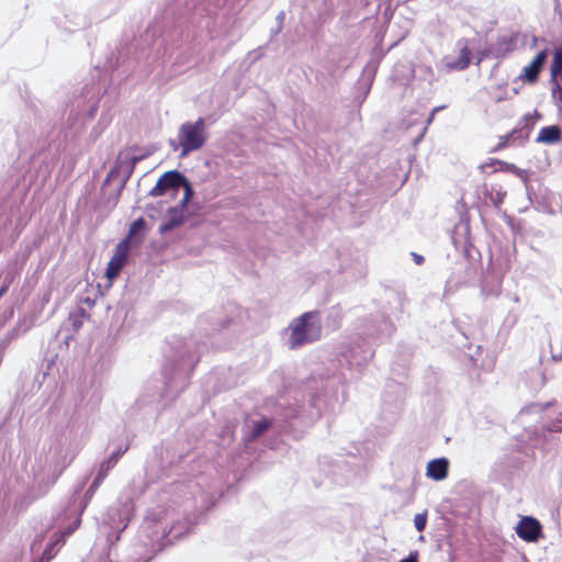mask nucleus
<instances>
[{
  "label": "nucleus",
  "instance_id": "1",
  "mask_svg": "<svg viewBox=\"0 0 562 562\" xmlns=\"http://www.w3.org/2000/svg\"><path fill=\"white\" fill-rule=\"evenodd\" d=\"M290 329L289 344L291 349L314 342L322 336V323L316 312H306L300 317L294 318Z\"/></svg>",
  "mask_w": 562,
  "mask_h": 562
},
{
  "label": "nucleus",
  "instance_id": "2",
  "mask_svg": "<svg viewBox=\"0 0 562 562\" xmlns=\"http://www.w3.org/2000/svg\"><path fill=\"white\" fill-rule=\"evenodd\" d=\"M179 143L182 149V155L202 148L206 140L205 121L199 117L195 122H187L180 126Z\"/></svg>",
  "mask_w": 562,
  "mask_h": 562
},
{
  "label": "nucleus",
  "instance_id": "3",
  "mask_svg": "<svg viewBox=\"0 0 562 562\" xmlns=\"http://www.w3.org/2000/svg\"><path fill=\"white\" fill-rule=\"evenodd\" d=\"M181 186H186V196L183 199V203H186L191 194V187L187 182L186 177L182 176L177 170L167 171L164 175H161L157 180L155 187H153L151 190L149 191V195L155 198L160 196L169 190H173L175 192H177Z\"/></svg>",
  "mask_w": 562,
  "mask_h": 562
},
{
  "label": "nucleus",
  "instance_id": "4",
  "mask_svg": "<svg viewBox=\"0 0 562 562\" xmlns=\"http://www.w3.org/2000/svg\"><path fill=\"white\" fill-rule=\"evenodd\" d=\"M130 250L131 247L128 246L127 240H121L116 245L114 254L105 269V277L111 283L120 276L123 267L126 265Z\"/></svg>",
  "mask_w": 562,
  "mask_h": 562
},
{
  "label": "nucleus",
  "instance_id": "5",
  "mask_svg": "<svg viewBox=\"0 0 562 562\" xmlns=\"http://www.w3.org/2000/svg\"><path fill=\"white\" fill-rule=\"evenodd\" d=\"M548 50H540L533 59L522 68L518 80L522 83L535 85L538 82L541 71L547 63Z\"/></svg>",
  "mask_w": 562,
  "mask_h": 562
},
{
  "label": "nucleus",
  "instance_id": "6",
  "mask_svg": "<svg viewBox=\"0 0 562 562\" xmlns=\"http://www.w3.org/2000/svg\"><path fill=\"white\" fill-rule=\"evenodd\" d=\"M549 83L552 97L562 101V45L553 53Z\"/></svg>",
  "mask_w": 562,
  "mask_h": 562
},
{
  "label": "nucleus",
  "instance_id": "7",
  "mask_svg": "<svg viewBox=\"0 0 562 562\" xmlns=\"http://www.w3.org/2000/svg\"><path fill=\"white\" fill-rule=\"evenodd\" d=\"M518 537L526 542H537L542 537V526L531 516L522 517L516 528Z\"/></svg>",
  "mask_w": 562,
  "mask_h": 562
},
{
  "label": "nucleus",
  "instance_id": "8",
  "mask_svg": "<svg viewBox=\"0 0 562 562\" xmlns=\"http://www.w3.org/2000/svg\"><path fill=\"white\" fill-rule=\"evenodd\" d=\"M449 461L446 458L434 459L428 462L426 474L435 481L445 480L448 476Z\"/></svg>",
  "mask_w": 562,
  "mask_h": 562
},
{
  "label": "nucleus",
  "instance_id": "9",
  "mask_svg": "<svg viewBox=\"0 0 562 562\" xmlns=\"http://www.w3.org/2000/svg\"><path fill=\"white\" fill-rule=\"evenodd\" d=\"M492 168V167H495V171H505V172H510L513 175H516V176H520L521 173V170L514 164H510V162H506V161H503L501 159H496V158H491L488 161H486L485 164L481 165L479 167V169L482 171V172H486V169L487 168Z\"/></svg>",
  "mask_w": 562,
  "mask_h": 562
},
{
  "label": "nucleus",
  "instance_id": "10",
  "mask_svg": "<svg viewBox=\"0 0 562 562\" xmlns=\"http://www.w3.org/2000/svg\"><path fill=\"white\" fill-rule=\"evenodd\" d=\"M561 139V128L558 125L542 127L538 134L537 142L552 145Z\"/></svg>",
  "mask_w": 562,
  "mask_h": 562
},
{
  "label": "nucleus",
  "instance_id": "11",
  "mask_svg": "<svg viewBox=\"0 0 562 562\" xmlns=\"http://www.w3.org/2000/svg\"><path fill=\"white\" fill-rule=\"evenodd\" d=\"M183 222V215L181 211H178L177 209H170L169 210V220L166 223H162L159 227V232L161 234H165L171 229H173L177 226H180Z\"/></svg>",
  "mask_w": 562,
  "mask_h": 562
},
{
  "label": "nucleus",
  "instance_id": "12",
  "mask_svg": "<svg viewBox=\"0 0 562 562\" xmlns=\"http://www.w3.org/2000/svg\"><path fill=\"white\" fill-rule=\"evenodd\" d=\"M125 451L126 449L123 451L117 450L113 452L104 462L101 463L98 473L103 474V476L106 477L109 472L116 465L120 458L124 454Z\"/></svg>",
  "mask_w": 562,
  "mask_h": 562
},
{
  "label": "nucleus",
  "instance_id": "13",
  "mask_svg": "<svg viewBox=\"0 0 562 562\" xmlns=\"http://www.w3.org/2000/svg\"><path fill=\"white\" fill-rule=\"evenodd\" d=\"M145 227L146 221L144 220V217H138L130 225L128 233L123 240H127V244L131 247L132 239L136 237L140 232H143Z\"/></svg>",
  "mask_w": 562,
  "mask_h": 562
},
{
  "label": "nucleus",
  "instance_id": "14",
  "mask_svg": "<svg viewBox=\"0 0 562 562\" xmlns=\"http://www.w3.org/2000/svg\"><path fill=\"white\" fill-rule=\"evenodd\" d=\"M270 427V422L268 419L259 420L255 424L252 429V437L257 438L261 436L266 430Z\"/></svg>",
  "mask_w": 562,
  "mask_h": 562
},
{
  "label": "nucleus",
  "instance_id": "15",
  "mask_svg": "<svg viewBox=\"0 0 562 562\" xmlns=\"http://www.w3.org/2000/svg\"><path fill=\"white\" fill-rule=\"evenodd\" d=\"M513 133L503 135L498 138V143L491 149V153H496L508 146V142L512 138Z\"/></svg>",
  "mask_w": 562,
  "mask_h": 562
},
{
  "label": "nucleus",
  "instance_id": "16",
  "mask_svg": "<svg viewBox=\"0 0 562 562\" xmlns=\"http://www.w3.org/2000/svg\"><path fill=\"white\" fill-rule=\"evenodd\" d=\"M426 524H427V514L426 513L415 515L414 525L418 531H423L426 527Z\"/></svg>",
  "mask_w": 562,
  "mask_h": 562
},
{
  "label": "nucleus",
  "instance_id": "17",
  "mask_svg": "<svg viewBox=\"0 0 562 562\" xmlns=\"http://www.w3.org/2000/svg\"><path fill=\"white\" fill-rule=\"evenodd\" d=\"M54 546H55L54 543H49V544L45 548V550H44V552H43L42 557H41L36 562H50V561H52V559L55 557V554H54V552H53V550H54Z\"/></svg>",
  "mask_w": 562,
  "mask_h": 562
},
{
  "label": "nucleus",
  "instance_id": "18",
  "mask_svg": "<svg viewBox=\"0 0 562 562\" xmlns=\"http://www.w3.org/2000/svg\"><path fill=\"white\" fill-rule=\"evenodd\" d=\"M561 344V340L559 339H555L551 345H550V351H551V356H552V359L554 361H560L562 360V350H559L558 349V345Z\"/></svg>",
  "mask_w": 562,
  "mask_h": 562
},
{
  "label": "nucleus",
  "instance_id": "19",
  "mask_svg": "<svg viewBox=\"0 0 562 562\" xmlns=\"http://www.w3.org/2000/svg\"><path fill=\"white\" fill-rule=\"evenodd\" d=\"M104 479L105 477L103 476V474L98 473L97 476L94 477L92 484L88 488V494L93 495V493L99 488V486L102 484Z\"/></svg>",
  "mask_w": 562,
  "mask_h": 562
},
{
  "label": "nucleus",
  "instance_id": "20",
  "mask_svg": "<svg viewBox=\"0 0 562 562\" xmlns=\"http://www.w3.org/2000/svg\"><path fill=\"white\" fill-rule=\"evenodd\" d=\"M400 562H418V552H411L407 558L402 559Z\"/></svg>",
  "mask_w": 562,
  "mask_h": 562
},
{
  "label": "nucleus",
  "instance_id": "21",
  "mask_svg": "<svg viewBox=\"0 0 562 562\" xmlns=\"http://www.w3.org/2000/svg\"><path fill=\"white\" fill-rule=\"evenodd\" d=\"M462 55L464 56V61L462 63L461 68H465L470 64L469 52L467 49H463Z\"/></svg>",
  "mask_w": 562,
  "mask_h": 562
},
{
  "label": "nucleus",
  "instance_id": "22",
  "mask_svg": "<svg viewBox=\"0 0 562 562\" xmlns=\"http://www.w3.org/2000/svg\"><path fill=\"white\" fill-rule=\"evenodd\" d=\"M442 108H443V106H437V108L432 109V111H431V113H430V115H429V117H428V121H427V122H428V124L434 120L435 114H436L438 111H440Z\"/></svg>",
  "mask_w": 562,
  "mask_h": 562
},
{
  "label": "nucleus",
  "instance_id": "23",
  "mask_svg": "<svg viewBox=\"0 0 562 562\" xmlns=\"http://www.w3.org/2000/svg\"><path fill=\"white\" fill-rule=\"evenodd\" d=\"M413 257H414V261L417 263V265H422L424 262V257L420 256V255H417V254H413Z\"/></svg>",
  "mask_w": 562,
  "mask_h": 562
},
{
  "label": "nucleus",
  "instance_id": "24",
  "mask_svg": "<svg viewBox=\"0 0 562 562\" xmlns=\"http://www.w3.org/2000/svg\"><path fill=\"white\" fill-rule=\"evenodd\" d=\"M10 283H5L0 288V299L7 293Z\"/></svg>",
  "mask_w": 562,
  "mask_h": 562
},
{
  "label": "nucleus",
  "instance_id": "25",
  "mask_svg": "<svg viewBox=\"0 0 562 562\" xmlns=\"http://www.w3.org/2000/svg\"><path fill=\"white\" fill-rule=\"evenodd\" d=\"M504 194L505 193H497V195H496L497 201H495V204H499L503 202Z\"/></svg>",
  "mask_w": 562,
  "mask_h": 562
},
{
  "label": "nucleus",
  "instance_id": "26",
  "mask_svg": "<svg viewBox=\"0 0 562 562\" xmlns=\"http://www.w3.org/2000/svg\"><path fill=\"white\" fill-rule=\"evenodd\" d=\"M140 159H142V157H136V156H134V157L132 158V168H134V167H135V165H136L138 161H140Z\"/></svg>",
  "mask_w": 562,
  "mask_h": 562
},
{
  "label": "nucleus",
  "instance_id": "27",
  "mask_svg": "<svg viewBox=\"0 0 562 562\" xmlns=\"http://www.w3.org/2000/svg\"><path fill=\"white\" fill-rule=\"evenodd\" d=\"M79 312H80V315H81L82 317L88 316V315H87V313H86V311H85L83 308H80V310H79Z\"/></svg>",
  "mask_w": 562,
  "mask_h": 562
},
{
  "label": "nucleus",
  "instance_id": "28",
  "mask_svg": "<svg viewBox=\"0 0 562 562\" xmlns=\"http://www.w3.org/2000/svg\"><path fill=\"white\" fill-rule=\"evenodd\" d=\"M555 430H562V426H554Z\"/></svg>",
  "mask_w": 562,
  "mask_h": 562
}]
</instances>
